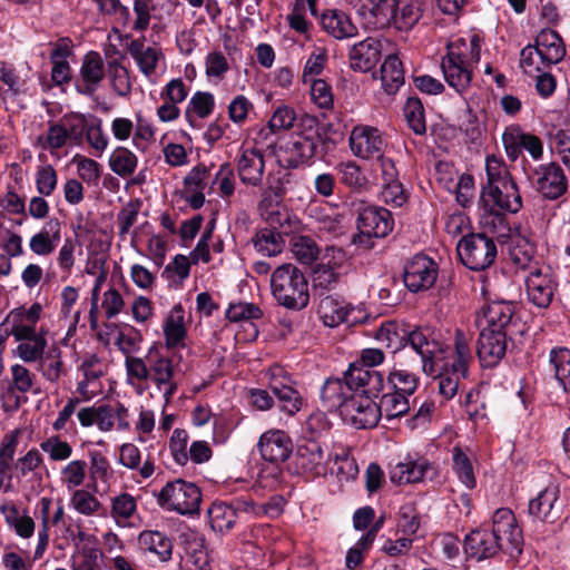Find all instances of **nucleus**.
Returning a JSON list of instances; mask_svg holds the SVG:
<instances>
[{"instance_id": "f257e3e1", "label": "nucleus", "mask_w": 570, "mask_h": 570, "mask_svg": "<svg viewBox=\"0 0 570 570\" xmlns=\"http://www.w3.org/2000/svg\"><path fill=\"white\" fill-rule=\"evenodd\" d=\"M523 535L512 510L498 509L492 517V529L472 530L464 540L465 553L480 561L494 557L499 551L510 558L522 553Z\"/></svg>"}, {"instance_id": "f03ea898", "label": "nucleus", "mask_w": 570, "mask_h": 570, "mask_svg": "<svg viewBox=\"0 0 570 570\" xmlns=\"http://www.w3.org/2000/svg\"><path fill=\"white\" fill-rule=\"evenodd\" d=\"M483 325L476 341V355L484 368L497 366L505 356L507 338L514 326V307L507 302H491L482 309Z\"/></svg>"}, {"instance_id": "7ed1b4c3", "label": "nucleus", "mask_w": 570, "mask_h": 570, "mask_svg": "<svg viewBox=\"0 0 570 570\" xmlns=\"http://www.w3.org/2000/svg\"><path fill=\"white\" fill-rule=\"evenodd\" d=\"M375 338L393 353L410 345L421 356L423 371L429 375L435 372V358L443 352L442 344L430 327L407 331L404 325L387 321L379 327Z\"/></svg>"}, {"instance_id": "20e7f679", "label": "nucleus", "mask_w": 570, "mask_h": 570, "mask_svg": "<svg viewBox=\"0 0 570 570\" xmlns=\"http://www.w3.org/2000/svg\"><path fill=\"white\" fill-rule=\"evenodd\" d=\"M301 127L302 130L294 132L282 148L283 159L291 168L311 165L315 158H323L331 142L316 117L305 115L301 119Z\"/></svg>"}, {"instance_id": "39448f33", "label": "nucleus", "mask_w": 570, "mask_h": 570, "mask_svg": "<svg viewBox=\"0 0 570 570\" xmlns=\"http://www.w3.org/2000/svg\"><path fill=\"white\" fill-rule=\"evenodd\" d=\"M481 38L472 35L470 41L459 38L448 45V52L442 58L441 68L444 79L456 92H464L471 85L473 65L480 61Z\"/></svg>"}, {"instance_id": "423d86ee", "label": "nucleus", "mask_w": 570, "mask_h": 570, "mask_svg": "<svg viewBox=\"0 0 570 570\" xmlns=\"http://www.w3.org/2000/svg\"><path fill=\"white\" fill-rule=\"evenodd\" d=\"M357 386H365V392L376 394L384 390V376L380 373L365 371L357 365H350L343 379L331 377L325 381L321 389V401L323 407L328 411L343 409L353 390Z\"/></svg>"}, {"instance_id": "0eeeda50", "label": "nucleus", "mask_w": 570, "mask_h": 570, "mask_svg": "<svg viewBox=\"0 0 570 570\" xmlns=\"http://www.w3.org/2000/svg\"><path fill=\"white\" fill-rule=\"evenodd\" d=\"M271 289L275 301L287 309L301 311L308 305L307 278L293 264H283L275 268L271 277Z\"/></svg>"}, {"instance_id": "6e6552de", "label": "nucleus", "mask_w": 570, "mask_h": 570, "mask_svg": "<svg viewBox=\"0 0 570 570\" xmlns=\"http://www.w3.org/2000/svg\"><path fill=\"white\" fill-rule=\"evenodd\" d=\"M268 227L261 228L252 238L255 249L263 256H276L283 252L285 236L298 228V219L287 210H269L266 214Z\"/></svg>"}, {"instance_id": "1a4fd4ad", "label": "nucleus", "mask_w": 570, "mask_h": 570, "mask_svg": "<svg viewBox=\"0 0 570 570\" xmlns=\"http://www.w3.org/2000/svg\"><path fill=\"white\" fill-rule=\"evenodd\" d=\"M202 502L199 488L183 479L169 481L157 494V503L169 511L179 514H194L198 512Z\"/></svg>"}, {"instance_id": "9d476101", "label": "nucleus", "mask_w": 570, "mask_h": 570, "mask_svg": "<svg viewBox=\"0 0 570 570\" xmlns=\"http://www.w3.org/2000/svg\"><path fill=\"white\" fill-rule=\"evenodd\" d=\"M461 263L471 271L490 267L497 257V245L483 233L463 236L456 246Z\"/></svg>"}, {"instance_id": "9b49d317", "label": "nucleus", "mask_w": 570, "mask_h": 570, "mask_svg": "<svg viewBox=\"0 0 570 570\" xmlns=\"http://www.w3.org/2000/svg\"><path fill=\"white\" fill-rule=\"evenodd\" d=\"M532 187L549 200L559 199L568 190V178L562 167L554 161L529 168L524 167Z\"/></svg>"}, {"instance_id": "f8f14e48", "label": "nucleus", "mask_w": 570, "mask_h": 570, "mask_svg": "<svg viewBox=\"0 0 570 570\" xmlns=\"http://www.w3.org/2000/svg\"><path fill=\"white\" fill-rule=\"evenodd\" d=\"M365 390V386H360V389L355 386L340 412L356 429H371L376 426L380 421V410L377 403L373 401L380 393L372 394Z\"/></svg>"}, {"instance_id": "ddd939ff", "label": "nucleus", "mask_w": 570, "mask_h": 570, "mask_svg": "<svg viewBox=\"0 0 570 570\" xmlns=\"http://www.w3.org/2000/svg\"><path fill=\"white\" fill-rule=\"evenodd\" d=\"M567 500L558 483L551 482L528 503V515L533 522L554 523L563 514Z\"/></svg>"}, {"instance_id": "4468645a", "label": "nucleus", "mask_w": 570, "mask_h": 570, "mask_svg": "<svg viewBox=\"0 0 570 570\" xmlns=\"http://www.w3.org/2000/svg\"><path fill=\"white\" fill-rule=\"evenodd\" d=\"M525 286L529 301L539 308H547L558 288V278L550 266H534L525 278Z\"/></svg>"}, {"instance_id": "2eb2a0df", "label": "nucleus", "mask_w": 570, "mask_h": 570, "mask_svg": "<svg viewBox=\"0 0 570 570\" xmlns=\"http://www.w3.org/2000/svg\"><path fill=\"white\" fill-rule=\"evenodd\" d=\"M330 454H326L314 438L302 440L294 454V465L299 474L316 478L325 475Z\"/></svg>"}, {"instance_id": "dca6fc26", "label": "nucleus", "mask_w": 570, "mask_h": 570, "mask_svg": "<svg viewBox=\"0 0 570 570\" xmlns=\"http://www.w3.org/2000/svg\"><path fill=\"white\" fill-rule=\"evenodd\" d=\"M294 381L282 367L271 370L268 387L277 399L279 409L289 416L299 412L304 405V399L293 386Z\"/></svg>"}, {"instance_id": "f3484780", "label": "nucleus", "mask_w": 570, "mask_h": 570, "mask_svg": "<svg viewBox=\"0 0 570 570\" xmlns=\"http://www.w3.org/2000/svg\"><path fill=\"white\" fill-rule=\"evenodd\" d=\"M438 277V264L424 254L414 255L404 266L403 281L409 291L431 288Z\"/></svg>"}, {"instance_id": "a211bd4d", "label": "nucleus", "mask_w": 570, "mask_h": 570, "mask_svg": "<svg viewBox=\"0 0 570 570\" xmlns=\"http://www.w3.org/2000/svg\"><path fill=\"white\" fill-rule=\"evenodd\" d=\"M357 213L356 226L358 230L372 233L375 237H386L394 227L392 213L381 206L370 205L365 202L354 204Z\"/></svg>"}, {"instance_id": "6ab92c4d", "label": "nucleus", "mask_w": 570, "mask_h": 570, "mask_svg": "<svg viewBox=\"0 0 570 570\" xmlns=\"http://www.w3.org/2000/svg\"><path fill=\"white\" fill-rule=\"evenodd\" d=\"M350 148L354 156L362 159H376L384 154L385 141L375 127L357 125L350 135Z\"/></svg>"}, {"instance_id": "aec40b11", "label": "nucleus", "mask_w": 570, "mask_h": 570, "mask_svg": "<svg viewBox=\"0 0 570 570\" xmlns=\"http://www.w3.org/2000/svg\"><path fill=\"white\" fill-rule=\"evenodd\" d=\"M502 187L494 185L490 190L481 191V200L484 207L498 219L500 224L504 222V216L501 212L518 213L522 207L521 195L517 183L514 181V191L505 193Z\"/></svg>"}, {"instance_id": "412c9836", "label": "nucleus", "mask_w": 570, "mask_h": 570, "mask_svg": "<svg viewBox=\"0 0 570 570\" xmlns=\"http://www.w3.org/2000/svg\"><path fill=\"white\" fill-rule=\"evenodd\" d=\"M105 78V65L99 52L89 51L82 60L79 78L75 82L78 94L92 96Z\"/></svg>"}, {"instance_id": "4be33fe9", "label": "nucleus", "mask_w": 570, "mask_h": 570, "mask_svg": "<svg viewBox=\"0 0 570 570\" xmlns=\"http://www.w3.org/2000/svg\"><path fill=\"white\" fill-rule=\"evenodd\" d=\"M262 458L271 463L284 462L293 451L291 438L282 430H271L258 441Z\"/></svg>"}, {"instance_id": "5701e85b", "label": "nucleus", "mask_w": 570, "mask_h": 570, "mask_svg": "<svg viewBox=\"0 0 570 570\" xmlns=\"http://www.w3.org/2000/svg\"><path fill=\"white\" fill-rule=\"evenodd\" d=\"M265 168L264 153L257 148L244 149L237 159V173L243 184L259 186Z\"/></svg>"}, {"instance_id": "b1692460", "label": "nucleus", "mask_w": 570, "mask_h": 570, "mask_svg": "<svg viewBox=\"0 0 570 570\" xmlns=\"http://www.w3.org/2000/svg\"><path fill=\"white\" fill-rule=\"evenodd\" d=\"M538 57L543 67L559 63L566 56V46L561 36L552 29H542L534 39Z\"/></svg>"}, {"instance_id": "393cba45", "label": "nucleus", "mask_w": 570, "mask_h": 570, "mask_svg": "<svg viewBox=\"0 0 570 570\" xmlns=\"http://www.w3.org/2000/svg\"><path fill=\"white\" fill-rule=\"evenodd\" d=\"M381 58V43L379 40L367 37L353 45L350 49V67L354 71H371Z\"/></svg>"}, {"instance_id": "a878e982", "label": "nucleus", "mask_w": 570, "mask_h": 570, "mask_svg": "<svg viewBox=\"0 0 570 570\" xmlns=\"http://www.w3.org/2000/svg\"><path fill=\"white\" fill-rule=\"evenodd\" d=\"M353 311L354 307L340 296L325 295L320 297L317 314L325 326L336 327L343 323L352 322L350 314Z\"/></svg>"}, {"instance_id": "bb28decb", "label": "nucleus", "mask_w": 570, "mask_h": 570, "mask_svg": "<svg viewBox=\"0 0 570 570\" xmlns=\"http://www.w3.org/2000/svg\"><path fill=\"white\" fill-rule=\"evenodd\" d=\"M358 16L364 23L379 30L390 27L393 19V4L389 0H358Z\"/></svg>"}, {"instance_id": "cd10ccee", "label": "nucleus", "mask_w": 570, "mask_h": 570, "mask_svg": "<svg viewBox=\"0 0 570 570\" xmlns=\"http://www.w3.org/2000/svg\"><path fill=\"white\" fill-rule=\"evenodd\" d=\"M324 31L337 40L353 38L357 35V27L343 10L326 9L320 17Z\"/></svg>"}, {"instance_id": "c85d7f7f", "label": "nucleus", "mask_w": 570, "mask_h": 570, "mask_svg": "<svg viewBox=\"0 0 570 570\" xmlns=\"http://www.w3.org/2000/svg\"><path fill=\"white\" fill-rule=\"evenodd\" d=\"M122 39L129 40L127 50L136 60L139 70L147 77L153 75L157 68L161 52L154 47H145V37L141 39H131V35H125Z\"/></svg>"}, {"instance_id": "c756f323", "label": "nucleus", "mask_w": 570, "mask_h": 570, "mask_svg": "<svg viewBox=\"0 0 570 570\" xmlns=\"http://www.w3.org/2000/svg\"><path fill=\"white\" fill-rule=\"evenodd\" d=\"M61 238V223L58 218H50L43 228L29 240L32 253L39 256L50 255Z\"/></svg>"}, {"instance_id": "7c9ffc66", "label": "nucleus", "mask_w": 570, "mask_h": 570, "mask_svg": "<svg viewBox=\"0 0 570 570\" xmlns=\"http://www.w3.org/2000/svg\"><path fill=\"white\" fill-rule=\"evenodd\" d=\"M434 469L426 459H419L399 463L391 471L390 479L393 483H415L423 481Z\"/></svg>"}, {"instance_id": "2f4dec72", "label": "nucleus", "mask_w": 570, "mask_h": 570, "mask_svg": "<svg viewBox=\"0 0 570 570\" xmlns=\"http://www.w3.org/2000/svg\"><path fill=\"white\" fill-rule=\"evenodd\" d=\"M394 27L401 31L412 29L422 16L421 0H393Z\"/></svg>"}, {"instance_id": "473e14b6", "label": "nucleus", "mask_w": 570, "mask_h": 570, "mask_svg": "<svg viewBox=\"0 0 570 570\" xmlns=\"http://www.w3.org/2000/svg\"><path fill=\"white\" fill-rule=\"evenodd\" d=\"M549 372L562 386L564 392H570V350L567 347H553L549 353Z\"/></svg>"}, {"instance_id": "72a5a7b5", "label": "nucleus", "mask_w": 570, "mask_h": 570, "mask_svg": "<svg viewBox=\"0 0 570 570\" xmlns=\"http://www.w3.org/2000/svg\"><path fill=\"white\" fill-rule=\"evenodd\" d=\"M380 72L382 87L387 95H394L404 83L403 65L396 55H389L385 58Z\"/></svg>"}, {"instance_id": "f704fd0d", "label": "nucleus", "mask_w": 570, "mask_h": 570, "mask_svg": "<svg viewBox=\"0 0 570 570\" xmlns=\"http://www.w3.org/2000/svg\"><path fill=\"white\" fill-rule=\"evenodd\" d=\"M485 171L488 183L485 186H483L482 191L490 190L491 187L498 185L499 187H502L501 189H503L505 193H515L514 180L501 160L494 156L488 157L485 163Z\"/></svg>"}, {"instance_id": "c9c22d12", "label": "nucleus", "mask_w": 570, "mask_h": 570, "mask_svg": "<svg viewBox=\"0 0 570 570\" xmlns=\"http://www.w3.org/2000/svg\"><path fill=\"white\" fill-rule=\"evenodd\" d=\"M139 546L156 553L161 561H168L173 554L171 540L159 531H142L138 537Z\"/></svg>"}, {"instance_id": "e433bc0d", "label": "nucleus", "mask_w": 570, "mask_h": 570, "mask_svg": "<svg viewBox=\"0 0 570 570\" xmlns=\"http://www.w3.org/2000/svg\"><path fill=\"white\" fill-rule=\"evenodd\" d=\"M510 259L519 269H529L531 272L534 266H541L535 258V246L528 239L518 237L513 240L510 248Z\"/></svg>"}, {"instance_id": "4c0bfd02", "label": "nucleus", "mask_w": 570, "mask_h": 570, "mask_svg": "<svg viewBox=\"0 0 570 570\" xmlns=\"http://www.w3.org/2000/svg\"><path fill=\"white\" fill-rule=\"evenodd\" d=\"M380 393H382L377 404L380 417L385 415L387 420H392L404 415L410 410L409 396L390 390H383Z\"/></svg>"}, {"instance_id": "58836bf2", "label": "nucleus", "mask_w": 570, "mask_h": 570, "mask_svg": "<svg viewBox=\"0 0 570 570\" xmlns=\"http://www.w3.org/2000/svg\"><path fill=\"white\" fill-rule=\"evenodd\" d=\"M215 108V98L208 91H196L190 98L186 109L185 118L191 127H196V117L207 118Z\"/></svg>"}, {"instance_id": "ea45409f", "label": "nucleus", "mask_w": 570, "mask_h": 570, "mask_svg": "<svg viewBox=\"0 0 570 570\" xmlns=\"http://www.w3.org/2000/svg\"><path fill=\"white\" fill-rule=\"evenodd\" d=\"M208 518L213 530L220 533L232 530L239 519L230 503L222 501L212 503Z\"/></svg>"}, {"instance_id": "a19ab883", "label": "nucleus", "mask_w": 570, "mask_h": 570, "mask_svg": "<svg viewBox=\"0 0 570 570\" xmlns=\"http://www.w3.org/2000/svg\"><path fill=\"white\" fill-rule=\"evenodd\" d=\"M419 386V376L405 368H393L384 381V390L412 395Z\"/></svg>"}, {"instance_id": "79ce46f5", "label": "nucleus", "mask_w": 570, "mask_h": 570, "mask_svg": "<svg viewBox=\"0 0 570 570\" xmlns=\"http://www.w3.org/2000/svg\"><path fill=\"white\" fill-rule=\"evenodd\" d=\"M470 337L461 330H456L454 334V353L455 358L448 362L453 371L459 375H468L469 366L472 362V352L470 348Z\"/></svg>"}, {"instance_id": "37998d69", "label": "nucleus", "mask_w": 570, "mask_h": 570, "mask_svg": "<svg viewBox=\"0 0 570 570\" xmlns=\"http://www.w3.org/2000/svg\"><path fill=\"white\" fill-rule=\"evenodd\" d=\"M312 281L314 294L322 297L337 288L341 274L333 266L321 264L314 269Z\"/></svg>"}, {"instance_id": "c03bdc74", "label": "nucleus", "mask_w": 570, "mask_h": 570, "mask_svg": "<svg viewBox=\"0 0 570 570\" xmlns=\"http://www.w3.org/2000/svg\"><path fill=\"white\" fill-rule=\"evenodd\" d=\"M154 352H157L155 346L149 348L146 356L150 368L149 379L160 389L163 384L170 383L174 377V366L170 358L159 355L154 356Z\"/></svg>"}, {"instance_id": "a18cd8bd", "label": "nucleus", "mask_w": 570, "mask_h": 570, "mask_svg": "<svg viewBox=\"0 0 570 570\" xmlns=\"http://www.w3.org/2000/svg\"><path fill=\"white\" fill-rule=\"evenodd\" d=\"M403 115L409 128L415 135H425L426 121L425 110L421 99L416 96H411L406 99L403 107Z\"/></svg>"}, {"instance_id": "49530a36", "label": "nucleus", "mask_w": 570, "mask_h": 570, "mask_svg": "<svg viewBox=\"0 0 570 570\" xmlns=\"http://www.w3.org/2000/svg\"><path fill=\"white\" fill-rule=\"evenodd\" d=\"M289 245L295 258L302 264L311 265L320 255L318 245L309 236L293 235Z\"/></svg>"}, {"instance_id": "de8ad7c7", "label": "nucleus", "mask_w": 570, "mask_h": 570, "mask_svg": "<svg viewBox=\"0 0 570 570\" xmlns=\"http://www.w3.org/2000/svg\"><path fill=\"white\" fill-rule=\"evenodd\" d=\"M137 164V156L125 147H117L109 158L111 170L124 178L135 173Z\"/></svg>"}, {"instance_id": "09e8293b", "label": "nucleus", "mask_w": 570, "mask_h": 570, "mask_svg": "<svg viewBox=\"0 0 570 570\" xmlns=\"http://www.w3.org/2000/svg\"><path fill=\"white\" fill-rule=\"evenodd\" d=\"M335 169L340 175V180L346 187L361 190L366 187L367 178L363 174L361 166L355 161H345L338 164Z\"/></svg>"}, {"instance_id": "8fccbe9b", "label": "nucleus", "mask_w": 570, "mask_h": 570, "mask_svg": "<svg viewBox=\"0 0 570 570\" xmlns=\"http://www.w3.org/2000/svg\"><path fill=\"white\" fill-rule=\"evenodd\" d=\"M453 471L460 481L468 488L474 489L476 485L472 462L461 448L453 449Z\"/></svg>"}, {"instance_id": "3c124183", "label": "nucleus", "mask_w": 570, "mask_h": 570, "mask_svg": "<svg viewBox=\"0 0 570 570\" xmlns=\"http://www.w3.org/2000/svg\"><path fill=\"white\" fill-rule=\"evenodd\" d=\"M67 138L75 145H81L88 131V120L83 114L72 112L63 117Z\"/></svg>"}, {"instance_id": "603ef678", "label": "nucleus", "mask_w": 570, "mask_h": 570, "mask_svg": "<svg viewBox=\"0 0 570 570\" xmlns=\"http://www.w3.org/2000/svg\"><path fill=\"white\" fill-rule=\"evenodd\" d=\"M98 12L102 16L115 17L121 26H127L131 20L129 8L124 6L120 0H92Z\"/></svg>"}, {"instance_id": "864d4df0", "label": "nucleus", "mask_w": 570, "mask_h": 570, "mask_svg": "<svg viewBox=\"0 0 570 570\" xmlns=\"http://www.w3.org/2000/svg\"><path fill=\"white\" fill-rule=\"evenodd\" d=\"M466 377L468 375H459L449 363H444L442 371L438 375L440 394L446 400L452 399L458 392L460 380Z\"/></svg>"}, {"instance_id": "5fc2aeb1", "label": "nucleus", "mask_w": 570, "mask_h": 570, "mask_svg": "<svg viewBox=\"0 0 570 570\" xmlns=\"http://www.w3.org/2000/svg\"><path fill=\"white\" fill-rule=\"evenodd\" d=\"M142 342V334L139 330L134 326L126 325L117 334L115 344L119 351L127 356L136 352L139 348V344Z\"/></svg>"}, {"instance_id": "6e6d98bb", "label": "nucleus", "mask_w": 570, "mask_h": 570, "mask_svg": "<svg viewBox=\"0 0 570 570\" xmlns=\"http://www.w3.org/2000/svg\"><path fill=\"white\" fill-rule=\"evenodd\" d=\"M137 510L136 499L129 493H121L111 500V517L117 523L128 520Z\"/></svg>"}, {"instance_id": "4d7b16f0", "label": "nucleus", "mask_w": 570, "mask_h": 570, "mask_svg": "<svg viewBox=\"0 0 570 570\" xmlns=\"http://www.w3.org/2000/svg\"><path fill=\"white\" fill-rule=\"evenodd\" d=\"M523 131L519 126L507 127L502 135V142L507 157L511 161H515L522 154Z\"/></svg>"}, {"instance_id": "13d9d810", "label": "nucleus", "mask_w": 570, "mask_h": 570, "mask_svg": "<svg viewBox=\"0 0 570 570\" xmlns=\"http://www.w3.org/2000/svg\"><path fill=\"white\" fill-rule=\"evenodd\" d=\"M72 508L83 515H92L101 508L100 501L86 490H76L70 499Z\"/></svg>"}, {"instance_id": "bf43d9fd", "label": "nucleus", "mask_w": 570, "mask_h": 570, "mask_svg": "<svg viewBox=\"0 0 570 570\" xmlns=\"http://www.w3.org/2000/svg\"><path fill=\"white\" fill-rule=\"evenodd\" d=\"M262 316V309L254 303H232L226 311V317L230 322L258 320Z\"/></svg>"}, {"instance_id": "052dcab7", "label": "nucleus", "mask_w": 570, "mask_h": 570, "mask_svg": "<svg viewBox=\"0 0 570 570\" xmlns=\"http://www.w3.org/2000/svg\"><path fill=\"white\" fill-rule=\"evenodd\" d=\"M18 435L19 431H12L7 433L0 445V476H4L7 472L11 468V462L13 461L16 450L18 446Z\"/></svg>"}, {"instance_id": "680f3d73", "label": "nucleus", "mask_w": 570, "mask_h": 570, "mask_svg": "<svg viewBox=\"0 0 570 570\" xmlns=\"http://www.w3.org/2000/svg\"><path fill=\"white\" fill-rule=\"evenodd\" d=\"M164 334L167 347L180 345L186 336V327L183 316L169 315L164 324Z\"/></svg>"}, {"instance_id": "e2e57ef3", "label": "nucleus", "mask_w": 570, "mask_h": 570, "mask_svg": "<svg viewBox=\"0 0 570 570\" xmlns=\"http://www.w3.org/2000/svg\"><path fill=\"white\" fill-rule=\"evenodd\" d=\"M87 463L82 460H73L61 470V480L71 490L80 487L86 478Z\"/></svg>"}, {"instance_id": "0e129e2a", "label": "nucleus", "mask_w": 570, "mask_h": 570, "mask_svg": "<svg viewBox=\"0 0 570 570\" xmlns=\"http://www.w3.org/2000/svg\"><path fill=\"white\" fill-rule=\"evenodd\" d=\"M188 433L184 429H175L169 440V450L175 460L179 465H185L188 461L187 444Z\"/></svg>"}, {"instance_id": "69168bd1", "label": "nucleus", "mask_w": 570, "mask_h": 570, "mask_svg": "<svg viewBox=\"0 0 570 570\" xmlns=\"http://www.w3.org/2000/svg\"><path fill=\"white\" fill-rule=\"evenodd\" d=\"M40 449L48 453L52 461H63L71 456L72 448L66 442L61 441L58 435L48 438L40 443Z\"/></svg>"}, {"instance_id": "338daca9", "label": "nucleus", "mask_w": 570, "mask_h": 570, "mask_svg": "<svg viewBox=\"0 0 570 570\" xmlns=\"http://www.w3.org/2000/svg\"><path fill=\"white\" fill-rule=\"evenodd\" d=\"M57 173L51 165H46L37 170L36 187L40 195L50 196L57 187Z\"/></svg>"}, {"instance_id": "774afa93", "label": "nucleus", "mask_w": 570, "mask_h": 570, "mask_svg": "<svg viewBox=\"0 0 570 570\" xmlns=\"http://www.w3.org/2000/svg\"><path fill=\"white\" fill-rule=\"evenodd\" d=\"M140 203L138 200L129 202L117 215L119 225V236L125 239L130 228L137 220Z\"/></svg>"}]
</instances>
